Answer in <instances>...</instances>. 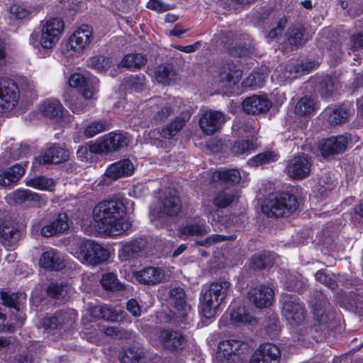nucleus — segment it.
<instances>
[{"label": "nucleus", "instance_id": "f704fd0d", "mask_svg": "<svg viewBox=\"0 0 363 363\" xmlns=\"http://www.w3.org/2000/svg\"><path fill=\"white\" fill-rule=\"evenodd\" d=\"M186 123V121L183 116H178L175 117L158 131L160 136L164 139L172 138L183 128Z\"/></svg>", "mask_w": 363, "mask_h": 363}, {"label": "nucleus", "instance_id": "774afa93", "mask_svg": "<svg viewBox=\"0 0 363 363\" xmlns=\"http://www.w3.org/2000/svg\"><path fill=\"white\" fill-rule=\"evenodd\" d=\"M315 67L313 61H309L306 62H300L294 65L293 71L296 73H303L305 72H308L313 69Z\"/></svg>", "mask_w": 363, "mask_h": 363}, {"label": "nucleus", "instance_id": "c03bdc74", "mask_svg": "<svg viewBox=\"0 0 363 363\" xmlns=\"http://www.w3.org/2000/svg\"><path fill=\"white\" fill-rule=\"evenodd\" d=\"M213 178L225 183L237 184L240 182L241 176L236 169H220L213 172Z\"/></svg>", "mask_w": 363, "mask_h": 363}, {"label": "nucleus", "instance_id": "bb28decb", "mask_svg": "<svg viewBox=\"0 0 363 363\" xmlns=\"http://www.w3.org/2000/svg\"><path fill=\"white\" fill-rule=\"evenodd\" d=\"M347 146V138L340 135L325 139L320 145L323 156L334 155L344 152Z\"/></svg>", "mask_w": 363, "mask_h": 363}, {"label": "nucleus", "instance_id": "680f3d73", "mask_svg": "<svg viewBox=\"0 0 363 363\" xmlns=\"http://www.w3.org/2000/svg\"><path fill=\"white\" fill-rule=\"evenodd\" d=\"M173 112V108L171 104L165 103L164 106H160L153 116L156 122H161L166 120Z\"/></svg>", "mask_w": 363, "mask_h": 363}, {"label": "nucleus", "instance_id": "338daca9", "mask_svg": "<svg viewBox=\"0 0 363 363\" xmlns=\"http://www.w3.org/2000/svg\"><path fill=\"white\" fill-rule=\"evenodd\" d=\"M350 50L352 51H357L363 49V33H358L351 35L350 37Z\"/></svg>", "mask_w": 363, "mask_h": 363}, {"label": "nucleus", "instance_id": "a878e982", "mask_svg": "<svg viewBox=\"0 0 363 363\" xmlns=\"http://www.w3.org/2000/svg\"><path fill=\"white\" fill-rule=\"evenodd\" d=\"M136 280L145 285H155L162 281L164 278V272L160 267H147L136 272Z\"/></svg>", "mask_w": 363, "mask_h": 363}, {"label": "nucleus", "instance_id": "1a4fd4ad", "mask_svg": "<svg viewBox=\"0 0 363 363\" xmlns=\"http://www.w3.org/2000/svg\"><path fill=\"white\" fill-rule=\"evenodd\" d=\"M330 302L325 294L317 291L311 300L312 312L319 326H325L331 318Z\"/></svg>", "mask_w": 363, "mask_h": 363}, {"label": "nucleus", "instance_id": "412c9836", "mask_svg": "<svg viewBox=\"0 0 363 363\" xmlns=\"http://www.w3.org/2000/svg\"><path fill=\"white\" fill-rule=\"evenodd\" d=\"M218 75L222 82L236 85L240 81L242 71L238 63L228 60L220 67Z\"/></svg>", "mask_w": 363, "mask_h": 363}, {"label": "nucleus", "instance_id": "20e7f679", "mask_svg": "<svg viewBox=\"0 0 363 363\" xmlns=\"http://www.w3.org/2000/svg\"><path fill=\"white\" fill-rule=\"evenodd\" d=\"M79 250L84 260L92 266L104 264L110 257L108 250L94 240H86L82 242Z\"/></svg>", "mask_w": 363, "mask_h": 363}, {"label": "nucleus", "instance_id": "5fc2aeb1", "mask_svg": "<svg viewBox=\"0 0 363 363\" xmlns=\"http://www.w3.org/2000/svg\"><path fill=\"white\" fill-rule=\"evenodd\" d=\"M264 77L260 72H252L250 75L242 82L243 89H255L263 86Z\"/></svg>", "mask_w": 363, "mask_h": 363}, {"label": "nucleus", "instance_id": "6ab92c4d", "mask_svg": "<svg viewBox=\"0 0 363 363\" xmlns=\"http://www.w3.org/2000/svg\"><path fill=\"white\" fill-rule=\"evenodd\" d=\"M92 38L91 27L88 25H83L69 37L67 46L74 52H80L91 43Z\"/></svg>", "mask_w": 363, "mask_h": 363}, {"label": "nucleus", "instance_id": "0e129e2a", "mask_svg": "<svg viewBox=\"0 0 363 363\" xmlns=\"http://www.w3.org/2000/svg\"><path fill=\"white\" fill-rule=\"evenodd\" d=\"M146 7L158 13H163L169 10V4L163 3L161 0H149Z\"/></svg>", "mask_w": 363, "mask_h": 363}, {"label": "nucleus", "instance_id": "9b49d317", "mask_svg": "<svg viewBox=\"0 0 363 363\" xmlns=\"http://www.w3.org/2000/svg\"><path fill=\"white\" fill-rule=\"evenodd\" d=\"M225 122V115L218 111H208L203 113L199 125L202 132L207 135H212L218 131Z\"/></svg>", "mask_w": 363, "mask_h": 363}, {"label": "nucleus", "instance_id": "8fccbe9b", "mask_svg": "<svg viewBox=\"0 0 363 363\" xmlns=\"http://www.w3.org/2000/svg\"><path fill=\"white\" fill-rule=\"evenodd\" d=\"M26 184L36 189L51 191L55 187V182L52 178L38 176L27 179Z\"/></svg>", "mask_w": 363, "mask_h": 363}, {"label": "nucleus", "instance_id": "7c9ffc66", "mask_svg": "<svg viewBox=\"0 0 363 363\" xmlns=\"http://www.w3.org/2000/svg\"><path fill=\"white\" fill-rule=\"evenodd\" d=\"M42 114L50 119H55L57 121H60L65 111L61 102L57 99H47L40 107Z\"/></svg>", "mask_w": 363, "mask_h": 363}, {"label": "nucleus", "instance_id": "473e14b6", "mask_svg": "<svg viewBox=\"0 0 363 363\" xmlns=\"http://www.w3.org/2000/svg\"><path fill=\"white\" fill-rule=\"evenodd\" d=\"M169 298L173 301L174 308L182 318L186 316V296L184 290L181 287H174L169 291Z\"/></svg>", "mask_w": 363, "mask_h": 363}, {"label": "nucleus", "instance_id": "dca6fc26", "mask_svg": "<svg viewBox=\"0 0 363 363\" xmlns=\"http://www.w3.org/2000/svg\"><path fill=\"white\" fill-rule=\"evenodd\" d=\"M70 315L65 310L56 311L53 314H46L41 318L40 323L42 328L47 333H52L61 330L69 323Z\"/></svg>", "mask_w": 363, "mask_h": 363}, {"label": "nucleus", "instance_id": "4468645a", "mask_svg": "<svg viewBox=\"0 0 363 363\" xmlns=\"http://www.w3.org/2000/svg\"><path fill=\"white\" fill-rule=\"evenodd\" d=\"M146 245V240L140 237L123 243L118 251V259L121 262L133 261L139 257Z\"/></svg>", "mask_w": 363, "mask_h": 363}, {"label": "nucleus", "instance_id": "f257e3e1", "mask_svg": "<svg viewBox=\"0 0 363 363\" xmlns=\"http://www.w3.org/2000/svg\"><path fill=\"white\" fill-rule=\"evenodd\" d=\"M126 208L120 200L99 202L94 208L93 218L96 226L104 233L118 235L125 230Z\"/></svg>", "mask_w": 363, "mask_h": 363}, {"label": "nucleus", "instance_id": "72a5a7b5", "mask_svg": "<svg viewBox=\"0 0 363 363\" xmlns=\"http://www.w3.org/2000/svg\"><path fill=\"white\" fill-rule=\"evenodd\" d=\"M197 218L198 220L194 223L181 226L179 229V233L186 236H201L207 234L209 231V227L206 225L205 220L199 217Z\"/></svg>", "mask_w": 363, "mask_h": 363}, {"label": "nucleus", "instance_id": "f8f14e48", "mask_svg": "<svg viewBox=\"0 0 363 363\" xmlns=\"http://www.w3.org/2000/svg\"><path fill=\"white\" fill-rule=\"evenodd\" d=\"M311 168V162L308 156L298 155L289 161L286 171L291 178L303 179L310 174Z\"/></svg>", "mask_w": 363, "mask_h": 363}, {"label": "nucleus", "instance_id": "13d9d810", "mask_svg": "<svg viewBox=\"0 0 363 363\" xmlns=\"http://www.w3.org/2000/svg\"><path fill=\"white\" fill-rule=\"evenodd\" d=\"M315 278L317 281L325 285L330 289L334 291L337 288L336 279L333 276L327 274L325 269H319L315 274Z\"/></svg>", "mask_w": 363, "mask_h": 363}, {"label": "nucleus", "instance_id": "4d7b16f0", "mask_svg": "<svg viewBox=\"0 0 363 363\" xmlns=\"http://www.w3.org/2000/svg\"><path fill=\"white\" fill-rule=\"evenodd\" d=\"M142 351L134 347H128L120 353L119 359L122 363H140Z\"/></svg>", "mask_w": 363, "mask_h": 363}, {"label": "nucleus", "instance_id": "bf43d9fd", "mask_svg": "<svg viewBox=\"0 0 363 363\" xmlns=\"http://www.w3.org/2000/svg\"><path fill=\"white\" fill-rule=\"evenodd\" d=\"M145 81V76L141 73L135 75H130L126 79V82L129 86L137 91H141L143 90Z\"/></svg>", "mask_w": 363, "mask_h": 363}, {"label": "nucleus", "instance_id": "e2e57ef3", "mask_svg": "<svg viewBox=\"0 0 363 363\" xmlns=\"http://www.w3.org/2000/svg\"><path fill=\"white\" fill-rule=\"evenodd\" d=\"M227 236L218 234H213L208 236L204 240L196 241V244L199 246L208 247L215 243L228 240Z\"/></svg>", "mask_w": 363, "mask_h": 363}, {"label": "nucleus", "instance_id": "6e6552de", "mask_svg": "<svg viewBox=\"0 0 363 363\" xmlns=\"http://www.w3.org/2000/svg\"><path fill=\"white\" fill-rule=\"evenodd\" d=\"M158 341L162 348L172 352L182 351L186 346V339L182 333L171 329H161Z\"/></svg>", "mask_w": 363, "mask_h": 363}, {"label": "nucleus", "instance_id": "3c124183", "mask_svg": "<svg viewBox=\"0 0 363 363\" xmlns=\"http://www.w3.org/2000/svg\"><path fill=\"white\" fill-rule=\"evenodd\" d=\"M316 87L322 97L331 96L334 89L333 77L329 75L318 77L316 79Z\"/></svg>", "mask_w": 363, "mask_h": 363}, {"label": "nucleus", "instance_id": "7ed1b4c3", "mask_svg": "<svg viewBox=\"0 0 363 363\" xmlns=\"http://www.w3.org/2000/svg\"><path fill=\"white\" fill-rule=\"evenodd\" d=\"M298 207L299 201L295 194L281 191L270 199L267 205L262 206V211L268 216L284 217L294 213Z\"/></svg>", "mask_w": 363, "mask_h": 363}, {"label": "nucleus", "instance_id": "4be33fe9", "mask_svg": "<svg viewBox=\"0 0 363 363\" xmlns=\"http://www.w3.org/2000/svg\"><path fill=\"white\" fill-rule=\"evenodd\" d=\"M39 262L42 268L50 272L60 271L65 267L63 257L54 248L43 252Z\"/></svg>", "mask_w": 363, "mask_h": 363}, {"label": "nucleus", "instance_id": "4c0bfd02", "mask_svg": "<svg viewBox=\"0 0 363 363\" xmlns=\"http://www.w3.org/2000/svg\"><path fill=\"white\" fill-rule=\"evenodd\" d=\"M111 128V123L109 120L102 118L96 120L84 127V135L86 138H91L95 135L108 130Z\"/></svg>", "mask_w": 363, "mask_h": 363}, {"label": "nucleus", "instance_id": "a211bd4d", "mask_svg": "<svg viewBox=\"0 0 363 363\" xmlns=\"http://www.w3.org/2000/svg\"><path fill=\"white\" fill-rule=\"evenodd\" d=\"M272 105L267 96L253 95L243 101L242 109L247 114L257 115L267 113Z\"/></svg>", "mask_w": 363, "mask_h": 363}, {"label": "nucleus", "instance_id": "39448f33", "mask_svg": "<svg viewBox=\"0 0 363 363\" xmlns=\"http://www.w3.org/2000/svg\"><path fill=\"white\" fill-rule=\"evenodd\" d=\"M65 29L64 21L60 18H51L46 21L41 29L40 46L44 49L53 48L60 38Z\"/></svg>", "mask_w": 363, "mask_h": 363}, {"label": "nucleus", "instance_id": "a19ab883", "mask_svg": "<svg viewBox=\"0 0 363 363\" xmlns=\"http://www.w3.org/2000/svg\"><path fill=\"white\" fill-rule=\"evenodd\" d=\"M305 34L306 28L303 25H294L288 30L287 41L291 46L298 48L305 44Z\"/></svg>", "mask_w": 363, "mask_h": 363}, {"label": "nucleus", "instance_id": "864d4df0", "mask_svg": "<svg viewBox=\"0 0 363 363\" xmlns=\"http://www.w3.org/2000/svg\"><path fill=\"white\" fill-rule=\"evenodd\" d=\"M229 317L232 323H250L251 316L247 313L245 308L240 306H230L229 307Z\"/></svg>", "mask_w": 363, "mask_h": 363}, {"label": "nucleus", "instance_id": "423d86ee", "mask_svg": "<svg viewBox=\"0 0 363 363\" xmlns=\"http://www.w3.org/2000/svg\"><path fill=\"white\" fill-rule=\"evenodd\" d=\"M19 99L17 84L8 78L0 79V113L13 109Z\"/></svg>", "mask_w": 363, "mask_h": 363}, {"label": "nucleus", "instance_id": "cd10ccee", "mask_svg": "<svg viewBox=\"0 0 363 363\" xmlns=\"http://www.w3.org/2000/svg\"><path fill=\"white\" fill-rule=\"evenodd\" d=\"M107 153H112L121 150L128 145L129 140L126 133L119 130L108 133L102 136Z\"/></svg>", "mask_w": 363, "mask_h": 363}, {"label": "nucleus", "instance_id": "79ce46f5", "mask_svg": "<svg viewBox=\"0 0 363 363\" xmlns=\"http://www.w3.org/2000/svg\"><path fill=\"white\" fill-rule=\"evenodd\" d=\"M100 284L104 289L108 291H118L124 289V285L118 279L114 272H106L102 274Z\"/></svg>", "mask_w": 363, "mask_h": 363}, {"label": "nucleus", "instance_id": "69168bd1", "mask_svg": "<svg viewBox=\"0 0 363 363\" xmlns=\"http://www.w3.org/2000/svg\"><path fill=\"white\" fill-rule=\"evenodd\" d=\"M10 11L17 19H24L30 14L27 9L18 4L12 5L10 7Z\"/></svg>", "mask_w": 363, "mask_h": 363}, {"label": "nucleus", "instance_id": "ddd939ff", "mask_svg": "<svg viewBox=\"0 0 363 363\" xmlns=\"http://www.w3.org/2000/svg\"><path fill=\"white\" fill-rule=\"evenodd\" d=\"M161 212L169 217L179 215L182 208V201L178 191L174 189L164 191L161 199Z\"/></svg>", "mask_w": 363, "mask_h": 363}, {"label": "nucleus", "instance_id": "37998d69", "mask_svg": "<svg viewBox=\"0 0 363 363\" xmlns=\"http://www.w3.org/2000/svg\"><path fill=\"white\" fill-rule=\"evenodd\" d=\"M112 64V57L104 55L92 56L88 60V66L100 73L108 71Z\"/></svg>", "mask_w": 363, "mask_h": 363}, {"label": "nucleus", "instance_id": "ea45409f", "mask_svg": "<svg viewBox=\"0 0 363 363\" xmlns=\"http://www.w3.org/2000/svg\"><path fill=\"white\" fill-rule=\"evenodd\" d=\"M90 315L97 319H103L107 321H116L118 313L112 308L107 305H96L89 309Z\"/></svg>", "mask_w": 363, "mask_h": 363}, {"label": "nucleus", "instance_id": "c85d7f7f", "mask_svg": "<svg viewBox=\"0 0 363 363\" xmlns=\"http://www.w3.org/2000/svg\"><path fill=\"white\" fill-rule=\"evenodd\" d=\"M134 166L129 159L119 160L111 164L106 170L107 177L118 179L121 177L130 176L133 174Z\"/></svg>", "mask_w": 363, "mask_h": 363}, {"label": "nucleus", "instance_id": "5701e85b", "mask_svg": "<svg viewBox=\"0 0 363 363\" xmlns=\"http://www.w3.org/2000/svg\"><path fill=\"white\" fill-rule=\"evenodd\" d=\"M27 163L13 164L4 169H0V186L1 187L10 186L16 184L25 174Z\"/></svg>", "mask_w": 363, "mask_h": 363}, {"label": "nucleus", "instance_id": "a18cd8bd", "mask_svg": "<svg viewBox=\"0 0 363 363\" xmlns=\"http://www.w3.org/2000/svg\"><path fill=\"white\" fill-rule=\"evenodd\" d=\"M68 285L66 282L51 281L48 284L45 292L48 297L61 300L67 294Z\"/></svg>", "mask_w": 363, "mask_h": 363}, {"label": "nucleus", "instance_id": "9d476101", "mask_svg": "<svg viewBox=\"0 0 363 363\" xmlns=\"http://www.w3.org/2000/svg\"><path fill=\"white\" fill-rule=\"evenodd\" d=\"M281 351L278 346L273 343L261 344L254 352L250 363H279Z\"/></svg>", "mask_w": 363, "mask_h": 363}, {"label": "nucleus", "instance_id": "49530a36", "mask_svg": "<svg viewBox=\"0 0 363 363\" xmlns=\"http://www.w3.org/2000/svg\"><path fill=\"white\" fill-rule=\"evenodd\" d=\"M279 155L274 151H264L250 158L247 163L251 167H259L278 160Z\"/></svg>", "mask_w": 363, "mask_h": 363}, {"label": "nucleus", "instance_id": "09e8293b", "mask_svg": "<svg viewBox=\"0 0 363 363\" xmlns=\"http://www.w3.org/2000/svg\"><path fill=\"white\" fill-rule=\"evenodd\" d=\"M315 111V101L309 96L301 97L296 103L294 113L296 116H309Z\"/></svg>", "mask_w": 363, "mask_h": 363}, {"label": "nucleus", "instance_id": "393cba45", "mask_svg": "<svg viewBox=\"0 0 363 363\" xmlns=\"http://www.w3.org/2000/svg\"><path fill=\"white\" fill-rule=\"evenodd\" d=\"M69 158V152L67 150L54 144L47 148L40 157V162L44 164H60Z\"/></svg>", "mask_w": 363, "mask_h": 363}, {"label": "nucleus", "instance_id": "58836bf2", "mask_svg": "<svg viewBox=\"0 0 363 363\" xmlns=\"http://www.w3.org/2000/svg\"><path fill=\"white\" fill-rule=\"evenodd\" d=\"M272 264V259L269 251H262L252 255L249 260V267L254 270H262Z\"/></svg>", "mask_w": 363, "mask_h": 363}, {"label": "nucleus", "instance_id": "2eb2a0df", "mask_svg": "<svg viewBox=\"0 0 363 363\" xmlns=\"http://www.w3.org/2000/svg\"><path fill=\"white\" fill-rule=\"evenodd\" d=\"M326 111L328 114L329 123L332 125H337L347 122L354 113V108L352 101H345L333 108H328Z\"/></svg>", "mask_w": 363, "mask_h": 363}, {"label": "nucleus", "instance_id": "aec40b11", "mask_svg": "<svg viewBox=\"0 0 363 363\" xmlns=\"http://www.w3.org/2000/svg\"><path fill=\"white\" fill-rule=\"evenodd\" d=\"M243 346H245V342L239 340H222L218 345L217 358L221 363H225L231 357L242 353Z\"/></svg>", "mask_w": 363, "mask_h": 363}, {"label": "nucleus", "instance_id": "052dcab7", "mask_svg": "<svg viewBox=\"0 0 363 363\" xmlns=\"http://www.w3.org/2000/svg\"><path fill=\"white\" fill-rule=\"evenodd\" d=\"M229 54L233 57H247L252 53V46L243 44H237L229 48Z\"/></svg>", "mask_w": 363, "mask_h": 363}, {"label": "nucleus", "instance_id": "0eeeda50", "mask_svg": "<svg viewBox=\"0 0 363 363\" xmlns=\"http://www.w3.org/2000/svg\"><path fill=\"white\" fill-rule=\"evenodd\" d=\"M282 315L293 325H300L306 318V311L296 298L286 296L284 298Z\"/></svg>", "mask_w": 363, "mask_h": 363}, {"label": "nucleus", "instance_id": "f3484780", "mask_svg": "<svg viewBox=\"0 0 363 363\" xmlns=\"http://www.w3.org/2000/svg\"><path fill=\"white\" fill-rule=\"evenodd\" d=\"M274 295V291L270 286L261 284L250 290L248 298L257 308H264L272 305Z\"/></svg>", "mask_w": 363, "mask_h": 363}, {"label": "nucleus", "instance_id": "6e6d98bb", "mask_svg": "<svg viewBox=\"0 0 363 363\" xmlns=\"http://www.w3.org/2000/svg\"><path fill=\"white\" fill-rule=\"evenodd\" d=\"M13 199L16 203L20 204L25 201L39 202L40 196L29 189H17L13 194Z\"/></svg>", "mask_w": 363, "mask_h": 363}, {"label": "nucleus", "instance_id": "b1692460", "mask_svg": "<svg viewBox=\"0 0 363 363\" xmlns=\"http://www.w3.org/2000/svg\"><path fill=\"white\" fill-rule=\"evenodd\" d=\"M21 233L10 220L0 219V242L6 247H13L18 241Z\"/></svg>", "mask_w": 363, "mask_h": 363}, {"label": "nucleus", "instance_id": "f03ea898", "mask_svg": "<svg viewBox=\"0 0 363 363\" xmlns=\"http://www.w3.org/2000/svg\"><path fill=\"white\" fill-rule=\"evenodd\" d=\"M231 286V283L220 278L203 288L200 295V308L203 315L209 319L215 316L216 311L224 301Z\"/></svg>", "mask_w": 363, "mask_h": 363}, {"label": "nucleus", "instance_id": "e433bc0d", "mask_svg": "<svg viewBox=\"0 0 363 363\" xmlns=\"http://www.w3.org/2000/svg\"><path fill=\"white\" fill-rule=\"evenodd\" d=\"M147 62V57L141 53H128L123 56L121 61V66L131 71L140 69Z\"/></svg>", "mask_w": 363, "mask_h": 363}, {"label": "nucleus", "instance_id": "2f4dec72", "mask_svg": "<svg viewBox=\"0 0 363 363\" xmlns=\"http://www.w3.org/2000/svg\"><path fill=\"white\" fill-rule=\"evenodd\" d=\"M154 77L159 84L170 85L177 80V72L172 64L161 65L155 70Z\"/></svg>", "mask_w": 363, "mask_h": 363}, {"label": "nucleus", "instance_id": "603ef678", "mask_svg": "<svg viewBox=\"0 0 363 363\" xmlns=\"http://www.w3.org/2000/svg\"><path fill=\"white\" fill-rule=\"evenodd\" d=\"M255 150V144L250 139L235 140L230 147L234 155H249Z\"/></svg>", "mask_w": 363, "mask_h": 363}, {"label": "nucleus", "instance_id": "c9c22d12", "mask_svg": "<svg viewBox=\"0 0 363 363\" xmlns=\"http://www.w3.org/2000/svg\"><path fill=\"white\" fill-rule=\"evenodd\" d=\"M30 150L29 145L26 144H21L16 150L13 148L6 150L0 156V167L4 168L10 164L11 161L18 160L20 157L27 155Z\"/></svg>", "mask_w": 363, "mask_h": 363}, {"label": "nucleus", "instance_id": "de8ad7c7", "mask_svg": "<svg viewBox=\"0 0 363 363\" xmlns=\"http://www.w3.org/2000/svg\"><path fill=\"white\" fill-rule=\"evenodd\" d=\"M236 197L234 191L223 189L219 191L213 199V204L218 208H225L231 205Z\"/></svg>", "mask_w": 363, "mask_h": 363}, {"label": "nucleus", "instance_id": "c756f323", "mask_svg": "<svg viewBox=\"0 0 363 363\" xmlns=\"http://www.w3.org/2000/svg\"><path fill=\"white\" fill-rule=\"evenodd\" d=\"M68 216L67 213H59L50 223L44 225L40 233L43 237L50 238L56 234L62 233L68 229Z\"/></svg>", "mask_w": 363, "mask_h": 363}]
</instances>
